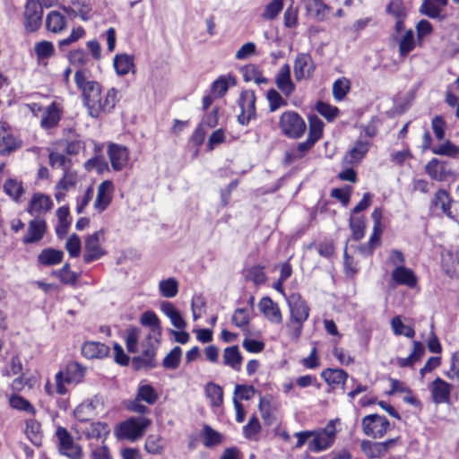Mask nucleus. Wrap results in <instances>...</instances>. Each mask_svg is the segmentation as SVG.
<instances>
[{
  "label": "nucleus",
  "instance_id": "obj_1",
  "mask_svg": "<svg viewBox=\"0 0 459 459\" xmlns=\"http://www.w3.org/2000/svg\"><path fill=\"white\" fill-rule=\"evenodd\" d=\"M142 325L149 328L145 340L142 342V355L135 359L145 368H152L155 367V351L159 344V338L161 335L160 321L157 315L151 310L145 311L140 317Z\"/></svg>",
  "mask_w": 459,
  "mask_h": 459
},
{
  "label": "nucleus",
  "instance_id": "obj_2",
  "mask_svg": "<svg viewBox=\"0 0 459 459\" xmlns=\"http://www.w3.org/2000/svg\"><path fill=\"white\" fill-rule=\"evenodd\" d=\"M74 82L82 91L84 103L92 117L100 115V98L101 89L100 84L93 81L86 69H79L74 74Z\"/></svg>",
  "mask_w": 459,
  "mask_h": 459
},
{
  "label": "nucleus",
  "instance_id": "obj_3",
  "mask_svg": "<svg viewBox=\"0 0 459 459\" xmlns=\"http://www.w3.org/2000/svg\"><path fill=\"white\" fill-rule=\"evenodd\" d=\"M290 318L285 325L289 336L297 341L302 333L304 323L309 316V307L300 294L292 293L287 299Z\"/></svg>",
  "mask_w": 459,
  "mask_h": 459
},
{
  "label": "nucleus",
  "instance_id": "obj_4",
  "mask_svg": "<svg viewBox=\"0 0 459 459\" xmlns=\"http://www.w3.org/2000/svg\"><path fill=\"white\" fill-rule=\"evenodd\" d=\"M86 368L78 362H70L64 370L58 371L55 376L56 394L65 395L67 393L65 384L76 385L83 381Z\"/></svg>",
  "mask_w": 459,
  "mask_h": 459
},
{
  "label": "nucleus",
  "instance_id": "obj_5",
  "mask_svg": "<svg viewBox=\"0 0 459 459\" xmlns=\"http://www.w3.org/2000/svg\"><path fill=\"white\" fill-rule=\"evenodd\" d=\"M150 424L151 420L144 417H132L117 426L115 435L118 439L136 441L143 436Z\"/></svg>",
  "mask_w": 459,
  "mask_h": 459
},
{
  "label": "nucleus",
  "instance_id": "obj_6",
  "mask_svg": "<svg viewBox=\"0 0 459 459\" xmlns=\"http://www.w3.org/2000/svg\"><path fill=\"white\" fill-rule=\"evenodd\" d=\"M339 423V420H331L323 429L312 431L313 439L308 442V449L318 453L329 448L334 442L336 425Z\"/></svg>",
  "mask_w": 459,
  "mask_h": 459
},
{
  "label": "nucleus",
  "instance_id": "obj_7",
  "mask_svg": "<svg viewBox=\"0 0 459 459\" xmlns=\"http://www.w3.org/2000/svg\"><path fill=\"white\" fill-rule=\"evenodd\" d=\"M278 125L281 133L292 139L300 138L306 130L304 119L292 110L283 112L279 118Z\"/></svg>",
  "mask_w": 459,
  "mask_h": 459
},
{
  "label": "nucleus",
  "instance_id": "obj_8",
  "mask_svg": "<svg viewBox=\"0 0 459 459\" xmlns=\"http://www.w3.org/2000/svg\"><path fill=\"white\" fill-rule=\"evenodd\" d=\"M389 426L388 420L378 414L367 415L361 422L363 433L373 438L382 437L386 433Z\"/></svg>",
  "mask_w": 459,
  "mask_h": 459
},
{
  "label": "nucleus",
  "instance_id": "obj_9",
  "mask_svg": "<svg viewBox=\"0 0 459 459\" xmlns=\"http://www.w3.org/2000/svg\"><path fill=\"white\" fill-rule=\"evenodd\" d=\"M42 5L38 0H28L24 10V26L27 31L34 32L42 22Z\"/></svg>",
  "mask_w": 459,
  "mask_h": 459
},
{
  "label": "nucleus",
  "instance_id": "obj_10",
  "mask_svg": "<svg viewBox=\"0 0 459 459\" xmlns=\"http://www.w3.org/2000/svg\"><path fill=\"white\" fill-rule=\"evenodd\" d=\"M104 240V233L100 230L90 235L85 240V251L83 260L85 263L100 259L105 255V251L100 247L101 242Z\"/></svg>",
  "mask_w": 459,
  "mask_h": 459
},
{
  "label": "nucleus",
  "instance_id": "obj_11",
  "mask_svg": "<svg viewBox=\"0 0 459 459\" xmlns=\"http://www.w3.org/2000/svg\"><path fill=\"white\" fill-rule=\"evenodd\" d=\"M56 437L59 440V450L63 455L71 459H79L82 456V449L74 444L69 432L62 427L57 428Z\"/></svg>",
  "mask_w": 459,
  "mask_h": 459
},
{
  "label": "nucleus",
  "instance_id": "obj_12",
  "mask_svg": "<svg viewBox=\"0 0 459 459\" xmlns=\"http://www.w3.org/2000/svg\"><path fill=\"white\" fill-rule=\"evenodd\" d=\"M255 96L253 91H245L241 93L238 105L241 109L238 117V122L247 125L255 116Z\"/></svg>",
  "mask_w": 459,
  "mask_h": 459
},
{
  "label": "nucleus",
  "instance_id": "obj_13",
  "mask_svg": "<svg viewBox=\"0 0 459 459\" xmlns=\"http://www.w3.org/2000/svg\"><path fill=\"white\" fill-rule=\"evenodd\" d=\"M293 70L298 82L310 78L315 70L311 56L307 53H299L294 60Z\"/></svg>",
  "mask_w": 459,
  "mask_h": 459
},
{
  "label": "nucleus",
  "instance_id": "obj_14",
  "mask_svg": "<svg viewBox=\"0 0 459 459\" xmlns=\"http://www.w3.org/2000/svg\"><path fill=\"white\" fill-rule=\"evenodd\" d=\"M426 173L436 181H446L454 176L448 163L436 158L430 160L425 166Z\"/></svg>",
  "mask_w": 459,
  "mask_h": 459
},
{
  "label": "nucleus",
  "instance_id": "obj_15",
  "mask_svg": "<svg viewBox=\"0 0 459 459\" xmlns=\"http://www.w3.org/2000/svg\"><path fill=\"white\" fill-rule=\"evenodd\" d=\"M53 202L50 196L42 194L35 193L29 202L27 212L36 218L45 214L53 208Z\"/></svg>",
  "mask_w": 459,
  "mask_h": 459
},
{
  "label": "nucleus",
  "instance_id": "obj_16",
  "mask_svg": "<svg viewBox=\"0 0 459 459\" xmlns=\"http://www.w3.org/2000/svg\"><path fill=\"white\" fill-rule=\"evenodd\" d=\"M100 407H102V402L100 398L94 397L79 404L75 408L74 414L78 420L83 423L96 416Z\"/></svg>",
  "mask_w": 459,
  "mask_h": 459
},
{
  "label": "nucleus",
  "instance_id": "obj_17",
  "mask_svg": "<svg viewBox=\"0 0 459 459\" xmlns=\"http://www.w3.org/2000/svg\"><path fill=\"white\" fill-rule=\"evenodd\" d=\"M258 308L269 322L275 325L282 323V315L280 307L271 298H262L258 302Z\"/></svg>",
  "mask_w": 459,
  "mask_h": 459
},
{
  "label": "nucleus",
  "instance_id": "obj_18",
  "mask_svg": "<svg viewBox=\"0 0 459 459\" xmlns=\"http://www.w3.org/2000/svg\"><path fill=\"white\" fill-rule=\"evenodd\" d=\"M281 408V403L272 396H264L260 399L259 410L264 420L272 425L277 421V412Z\"/></svg>",
  "mask_w": 459,
  "mask_h": 459
},
{
  "label": "nucleus",
  "instance_id": "obj_19",
  "mask_svg": "<svg viewBox=\"0 0 459 459\" xmlns=\"http://www.w3.org/2000/svg\"><path fill=\"white\" fill-rule=\"evenodd\" d=\"M47 231L45 220L35 218L29 221L26 234L22 238L24 244H34L39 242Z\"/></svg>",
  "mask_w": 459,
  "mask_h": 459
},
{
  "label": "nucleus",
  "instance_id": "obj_20",
  "mask_svg": "<svg viewBox=\"0 0 459 459\" xmlns=\"http://www.w3.org/2000/svg\"><path fill=\"white\" fill-rule=\"evenodd\" d=\"M274 82L277 88L284 96L289 97L294 92L296 87L291 80L290 66L289 64H284L281 66L275 75Z\"/></svg>",
  "mask_w": 459,
  "mask_h": 459
},
{
  "label": "nucleus",
  "instance_id": "obj_21",
  "mask_svg": "<svg viewBox=\"0 0 459 459\" xmlns=\"http://www.w3.org/2000/svg\"><path fill=\"white\" fill-rule=\"evenodd\" d=\"M108 154L114 170L119 171L126 166L129 157L126 147L110 143L108 147Z\"/></svg>",
  "mask_w": 459,
  "mask_h": 459
},
{
  "label": "nucleus",
  "instance_id": "obj_22",
  "mask_svg": "<svg viewBox=\"0 0 459 459\" xmlns=\"http://www.w3.org/2000/svg\"><path fill=\"white\" fill-rule=\"evenodd\" d=\"M431 395L434 403H447L450 401L451 392L453 390V385L440 377H437L431 383Z\"/></svg>",
  "mask_w": 459,
  "mask_h": 459
},
{
  "label": "nucleus",
  "instance_id": "obj_23",
  "mask_svg": "<svg viewBox=\"0 0 459 459\" xmlns=\"http://www.w3.org/2000/svg\"><path fill=\"white\" fill-rule=\"evenodd\" d=\"M62 108L56 102H52L42 110L40 126L44 129H50L56 126L60 121Z\"/></svg>",
  "mask_w": 459,
  "mask_h": 459
},
{
  "label": "nucleus",
  "instance_id": "obj_24",
  "mask_svg": "<svg viewBox=\"0 0 459 459\" xmlns=\"http://www.w3.org/2000/svg\"><path fill=\"white\" fill-rule=\"evenodd\" d=\"M114 190L113 183L110 180L103 181L98 186V193L94 202V208L99 212H103L111 203Z\"/></svg>",
  "mask_w": 459,
  "mask_h": 459
},
{
  "label": "nucleus",
  "instance_id": "obj_25",
  "mask_svg": "<svg viewBox=\"0 0 459 459\" xmlns=\"http://www.w3.org/2000/svg\"><path fill=\"white\" fill-rule=\"evenodd\" d=\"M370 147V142L366 139L358 140L350 152L344 156L345 164H358L365 157Z\"/></svg>",
  "mask_w": 459,
  "mask_h": 459
},
{
  "label": "nucleus",
  "instance_id": "obj_26",
  "mask_svg": "<svg viewBox=\"0 0 459 459\" xmlns=\"http://www.w3.org/2000/svg\"><path fill=\"white\" fill-rule=\"evenodd\" d=\"M391 277L396 284L404 285L409 288H414L418 282V279L412 270L404 265L394 267L392 271Z\"/></svg>",
  "mask_w": 459,
  "mask_h": 459
},
{
  "label": "nucleus",
  "instance_id": "obj_27",
  "mask_svg": "<svg viewBox=\"0 0 459 459\" xmlns=\"http://www.w3.org/2000/svg\"><path fill=\"white\" fill-rule=\"evenodd\" d=\"M79 429L89 439H105L110 432L108 425L100 421L82 425L79 427Z\"/></svg>",
  "mask_w": 459,
  "mask_h": 459
},
{
  "label": "nucleus",
  "instance_id": "obj_28",
  "mask_svg": "<svg viewBox=\"0 0 459 459\" xmlns=\"http://www.w3.org/2000/svg\"><path fill=\"white\" fill-rule=\"evenodd\" d=\"M451 203L452 199L449 193L445 189H438L430 202V208L434 210L440 209L447 217L453 218L451 212Z\"/></svg>",
  "mask_w": 459,
  "mask_h": 459
},
{
  "label": "nucleus",
  "instance_id": "obj_29",
  "mask_svg": "<svg viewBox=\"0 0 459 459\" xmlns=\"http://www.w3.org/2000/svg\"><path fill=\"white\" fill-rule=\"evenodd\" d=\"M108 353V346L100 342H86L82 347V354L87 359H103Z\"/></svg>",
  "mask_w": 459,
  "mask_h": 459
},
{
  "label": "nucleus",
  "instance_id": "obj_30",
  "mask_svg": "<svg viewBox=\"0 0 459 459\" xmlns=\"http://www.w3.org/2000/svg\"><path fill=\"white\" fill-rule=\"evenodd\" d=\"M162 313L168 316L174 327L179 330H184L186 327V323L182 317L180 312L175 307V306L169 302L164 301L160 305Z\"/></svg>",
  "mask_w": 459,
  "mask_h": 459
},
{
  "label": "nucleus",
  "instance_id": "obj_31",
  "mask_svg": "<svg viewBox=\"0 0 459 459\" xmlns=\"http://www.w3.org/2000/svg\"><path fill=\"white\" fill-rule=\"evenodd\" d=\"M388 444L387 442L373 443L364 440L360 444V448L368 458H380L386 452Z\"/></svg>",
  "mask_w": 459,
  "mask_h": 459
},
{
  "label": "nucleus",
  "instance_id": "obj_32",
  "mask_svg": "<svg viewBox=\"0 0 459 459\" xmlns=\"http://www.w3.org/2000/svg\"><path fill=\"white\" fill-rule=\"evenodd\" d=\"M64 256L61 250L54 248H45L38 255V262L46 266H51L59 264Z\"/></svg>",
  "mask_w": 459,
  "mask_h": 459
},
{
  "label": "nucleus",
  "instance_id": "obj_33",
  "mask_svg": "<svg viewBox=\"0 0 459 459\" xmlns=\"http://www.w3.org/2000/svg\"><path fill=\"white\" fill-rule=\"evenodd\" d=\"M321 377L328 385H342L343 386L348 378V374L343 369L326 368L321 373Z\"/></svg>",
  "mask_w": 459,
  "mask_h": 459
},
{
  "label": "nucleus",
  "instance_id": "obj_34",
  "mask_svg": "<svg viewBox=\"0 0 459 459\" xmlns=\"http://www.w3.org/2000/svg\"><path fill=\"white\" fill-rule=\"evenodd\" d=\"M15 148L16 142L9 128L4 123H0V152L9 153Z\"/></svg>",
  "mask_w": 459,
  "mask_h": 459
},
{
  "label": "nucleus",
  "instance_id": "obj_35",
  "mask_svg": "<svg viewBox=\"0 0 459 459\" xmlns=\"http://www.w3.org/2000/svg\"><path fill=\"white\" fill-rule=\"evenodd\" d=\"M46 27L54 33H59L66 27L65 18L59 12L52 11L47 15Z\"/></svg>",
  "mask_w": 459,
  "mask_h": 459
},
{
  "label": "nucleus",
  "instance_id": "obj_36",
  "mask_svg": "<svg viewBox=\"0 0 459 459\" xmlns=\"http://www.w3.org/2000/svg\"><path fill=\"white\" fill-rule=\"evenodd\" d=\"M113 65L118 75H126L134 67V57L128 54L116 55Z\"/></svg>",
  "mask_w": 459,
  "mask_h": 459
},
{
  "label": "nucleus",
  "instance_id": "obj_37",
  "mask_svg": "<svg viewBox=\"0 0 459 459\" xmlns=\"http://www.w3.org/2000/svg\"><path fill=\"white\" fill-rule=\"evenodd\" d=\"M206 397L210 400V403L213 407H220L223 403V390L219 385L209 382L204 386Z\"/></svg>",
  "mask_w": 459,
  "mask_h": 459
},
{
  "label": "nucleus",
  "instance_id": "obj_38",
  "mask_svg": "<svg viewBox=\"0 0 459 459\" xmlns=\"http://www.w3.org/2000/svg\"><path fill=\"white\" fill-rule=\"evenodd\" d=\"M235 84L236 79L233 75H221L213 82L212 91L218 97H222L228 90Z\"/></svg>",
  "mask_w": 459,
  "mask_h": 459
},
{
  "label": "nucleus",
  "instance_id": "obj_39",
  "mask_svg": "<svg viewBox=\"0 0 459 459\" xmlns=\"http://www.w3.org/2000/svg\"><path fill=\"white\" fill-rule=\"evenodd\" d=\"M306 8L307 13L318 21L327 18L329 8L322 0H308Z\"/></svg>",
  "mask_w": 459,
  "mask_h": 459
},
{
  "label": "nucleus",
  "instance_id": "obj_40",
  "mask_svg": "<svg viewBox=\"0 0 459 459\" xmlns=\"http://www.w3.org/2000/svg\"><path fill=\"white\" fill-rule=\"evenodd\" d=\"M223 361L225 365L232 368L235 370H238L240 368L242 357L239 353L238 346L228 347L224 350Z\"/></svg>",
  "mask_w": 459,
  "mask_h": 459
},
{
  "label": "nucleus",
  "instance_id": "obj_41",
  "mask_svg": "<svg viewBox=\"0 0 459 459\" xmlns=\"http://www.w3.org/2000/svg\"><path fill=\"white\" fill-rule=\"evenodd\" d=\"M159 290L164 298H174L178 292V281L173 278H168L159 282Z\"/></svg>",
  "mask_w": 459,
  "mask_h": 459
},
{
  "label": "nucleus",
  "instance_id": "obj_42",
  "mask_svg": "<svg viewBox=\"0 0 459 459\" xmlns=\"http://www.w3.org/2000/svg\"><path fill=\"white\" fill-rule=\"evenodd\" d=\"M399 54L401 56H406L416 46L414 33L411 30H407L399 39Z\"/></svg>",
  "mask_w": 459,
  "mask_h": 459
},
{
  "label": "nucleus",
  "instance_id": "obj_43",
  "mask_svg": "<svg viewBox=\"0 0 459 459\" xmlns=\"http://www.w3.org/2000/svg\"><path fill=\"white\" fill-rule=\"evenodd\" d=\"M351 89V82L345 77L336 80L333 84V96L335 100L341 101L348 94Z\"/></svg>",
  "mask_w": 459,
  "mask_h": 459
},
{
  "label": "nucleus",
  "instance_id": "obj_44",
  "mask_svg": "<svg viewBox=\"0 0 459 459\" xmlns=\"http://www.w3.org/2000/svg\"><path fill=\"white\" fill-rule=\"evenodd\" d=\"M391 327L395 335H403L408 338H412L415 335L414 329L410 325H404L400 316L392 318Z\"/></svg>",
  "mask_w": 459,
  "mask_h": 459
},
{
  "label": "nucleus",
  "instance_id": "obj_45",
  "mask_svg": "<svg viewBox=\"0 0 459 459\" xmlns=\"http://www.w3.org/2000/svg\"><path fill=\"white\" fill-rule=\"evenodd\" d=\"M431 151L434 154L450 158H455L459 154V147L448 140L433 147Z\"/></svg>",
  "mask_w": 459,
  "mask_h": 459
},
{
  "label": "nucleus",
  "instance_id": "obj_46",
  "mask_svg": "<svg viewBox=\"0 0 459 459\" xmlns=\"http://www.w3.org/2000/svg\"><path fill=\"white\" fill-rule=\"evenodd\" d=\"M140 336L141 330L139 328L132 327L127 330L126 345L129 352L137 353L139 351L138 341Z\"/></svg>",
  "mask_w": 459,
  "mask_h": 459
},
{
  "label": "nucleus",
  "instance_id": "obj_47",
  "mask_svg": "<svg viewBox=\"0 0 459 459\" xmlns=\"http://www.w3.org/2000/svg\"><path fill=\"white\" fill-rule=\"evenodd\" d=\"M365 218L364 216H351L350 219V228L352 237L355 240H359L365 234Z\"/></svg>",
  "mask_w": 459,
  "mask_h": 459
},
{
  "label": "nucleus",
  "instance_id": "obj_48",
  "mask_svg": "<svg viewBox=\"0 0 459 459\" xmlns=\"http://www.w3.org/2000/svg\"><path fill=\"white\" fill-rule=\"evenodd\" d=\"M182 356V351L180 347H174L164 358L162 365L164 368L169 369H176L180 362Z\"/></svg>",
  "mask_w": 459,
  "mask_h": 459
},
{
  "label": "nucleus",
  "instance_id": "obj_49",
  "mask_svg": "<svg viewBox=\"0 0 459 459\" xmlns=\"http://www.w3.org/2000/svg\"><path fill=\"white\" fill-rule=\"evenodd\" d=\"M204 445L206 447H212L221 442V435L208 425L203 429Z\"/></svg>",
  "mask_w": 459,
  "mask_h": 459
},
{
  "label": "nucleus",
  "instance_id": "obj_50",
  "mask_svg": "<svg viewBox=\"0 0 459 459\" xmlns=\"http://www.w3.org/2000/svg\"><path fill=\"white\" fill-rule=\"evenodd\" d=\"M308 120L309 133L307 137L317 142L322 136L324 123L316 116H310Z\"/></svg>",
  "mask_w": 459,
  "mask_h": 459
},
{
  "label": "nucleus",
  "instance_id": "obj_51",
  "mask_svg": "<svg viewBox=\"0 0 459 459\" xmlns=\"http://www.w3.org/2000/svg\"><path fill=\"white\" fill-rule=\"evenodd\" d=\"M246 278L255 285L264 284L266 281V275L263 266L254 265L247 272Z\"/></svg>",
  "mask_w": 459,
  "mask_h": 459
},
{
  "label": "nucleus",
  "instance_id": "obj_52",
  "mask_svg": "<svg viewBox=\"0 0 459 459\" xmlns=\"http://www.w3.org/2000/svg\"><path fill=\"white\" fill-rule=\"evenodd\" d=\"M118 91L112 88L108 91L104 100L100 98V113L112 110L117 101Z\"/></svg>",
  "mask_w": 459,
  "mask_h": 459
},
{
  "label": "nucleus",
  "instance_id": "obj_53",
  "mask_svg": "<svg viewBox=\"0 0 459 459\" xmlns=\"http://www.w3.org/2000/svg\"><path fill=\"white\" fill-rule=\"evenodd\" d=\"M137 396L140 400L144 401L149 404H153L158 399L156 391L150 385H140L138 388Z\"/></svg>",
  "mask_w": 459,
  "mask_h": 459
},
{
  "label": "nucleus",
  "instance_id": "obj_54",
  "mask_svg": "<svg viewBox=\"0 0 459 459\" xmlns=\"http://www.w3.org/2000/svg\"><path fill=\"white\" fill-rule=\"evenodd\" d=\"M232 323L239 327L246 328L250 321V312L247 308H238L234 311L232 317Z\"/></svg>",
  "mask_w": 459,
  "mask_h": 459
},
{
  "label": "nucleus",
  "instance_id": "obj_55",
  "mask_svg": "<svg viewBox=\"0 0 459 459\" xmlns=\"http://www.w3.org/2000/svg\"><path fill=\"white\" fill-rule=\"evenodd\" d=\"M34 51L38 58L41 60L52 56L54 55L55 48L50 41L43 40L35 45Z\"/></svg>",
  "mask_w": 459,
  "mask_h": 459
},
{
  "label": "nucleus",
  "instance_id": "obj_56",
  "mask_svg": "<svg viewBox=\"0 0 459 459\" xmlns=\"http://www.w3.org/2000/svg\"><path fill=\"white\" fill-rule=\"evenodd\" d=\"M282 8V0H273L265 6L262 17L265 20H273L281 13Z\"/></svg>",
  "mask_w": 459,
  "mask_h": 459
},
{
  "label": "nucleus",
  "instance_id": "obj_57",
  "mask_svg": "<svg viewBox=\"0 0 459 459\" xmlns=\"http://www.w3.org/2000/svg\"><path fill=\"white\" fill-rule=\"evenodd\" d=\"M145 450L152 455H159L163 450L161 437L157 435H150L145 441Z\"/></svg>",
  "mask_w": 459,
  "mask_h": 459
},
{
  "label": "nucleus",
  "instance_id": "obj_58",
  "mask_svg": "<svg viewBox=\"0 0 459 459\" xmlns=\"http://www.w3.org/2000/svg\"><path fill=\"white\" fill-rule=\"evenodd\" d=\"M267 100L269 101L271 111H275L281 107H285L288 104L287 101L281 97V95L274 89L268 91Z\"/></svg>",
  "mask_w": 459,
  "mask_h": 459
},
{
  "label": "nucleus",
  "instance_id": "obj_59",
  "mask_svg": "<svg viewBox=\"0 0 459 459\" xmlns=\"http://www.w3.org/2000/svg\"><path fill=\"white\" fill-rule=\"evenodd\" d=\"M440 7L441 6L436 2H434V0H423V3L420 7V12L430 18H436L440 14Z\"/></svg>",
  "mask_w": 459,
  "mask_h": 459
},
{
  "label": "nucleus",
  "instance_id": "obj_60",
  "mask_svg": "<svg viewBox=\"0 0 459 459\" xmlns=\"http://www.w3.org/2000/svg\"><path fill=\"white\" fill-rule=\"evenodd\" d=\"M386 11L395 19H403L406 15V11L402 0H392L387 5Z\"/></svg>",
  "mask_w": 459,
  "mask_h": 459
},
{
  "label": "nucleus",
  "instance_id": "obj_61",
  "mask_svg": "<svg viewBox=\"0 0 459 459\" xmlns=\"http://www.w3.org/2000/svg\"><path fill=\"white\" fill-rule=\"evenodd\" d=\"M4 192L12 198L17 199L22 193V187L20 182L15 179H8L4 185Z\"/></svg>",
  "mask_w": 459,
  "mask_h": 459
},
{
  "label": "nucleus",
  "instance_id": "obj_62",
  "mask_svg": "<svg viewBox=\"0 0 459 459\" xmlns=\"http://www.w3.org/2000/svg\"><path fill=\"white\" fill-rule=\"evenodd\" d=\"M316 110L328 120L333 119L339 113L338 108L322 101L316 104Z\"/></svg>",
  "mask_w": 459,
  "mask_h": 459
},
{
  "label": "nucleus",
  "instance_id": "obj_63",
  "mask_svg": "<svg viewBox=\"0 0 459 459\" xmlns=\"http://www.w3.org/2000/svg\"><path fill=\"white\" fill-rule=\"evenodd\" d=\"M77 182V175L74 172L65 170L63 178L56 185V189L68 190L74 187Z\"/></svg>",
  "mask_w": 459,
  "mask_h": 459
},
{
  "label": "nucleus",
  "instance_id": "obj_64",
  "mask_svg": "<svg viewBox=\"0 0 459 459\" xmlns=\"http://www.w3.org/2000/svg\"><path fill=\"white\" fill-rule=\"evenodd\" d=\"M10 405L17 410L24 411H34L33 406L23 397L13 394L10 397L9 400Z\"/></svg>",
  "mask_w": 459,
  "mask_h": 459
}]
</instances>
